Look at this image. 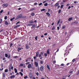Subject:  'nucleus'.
I'll list each match as a JSON object with an SVG mask.
<instances>
[{"label": "nucleus", "mask_w": 79, "mask_h": 79, "mask_svg": "<svg viewBox=\"0 0 79 79\" xmlns=\"http://www.w3.org/2000/svg\"><path fill=\"white\" fill-rule=\"evenodd\" d=\"M72 47V45L71 44H70V45H69L66 48V51L67 52L69 50H71V49L70 48H69L70 47ZM69 48V49H68Z\"/></svg>", "instance_id": "f257e3e1"}, {"label": "nucleus", "mask_w": 79, "mask_h": 79, "mask_svg": "<svg viewBox=\"0 0 79 79\" xmlns=\"http://www.w3.org/2000/svg\"><path fill=\"white\" fill-rule=\"evenodd\" d=\"M27 68L28 69H31V68H32L33 69H34V67H32V65L31 64H29L27 66Z\"/></svg>", "instance_id": "f03ea898"}, {"label": "nucleus", "mask_w": 79, "mask_h": 79, "mask_svg": "<svg viewBox=\"0 0 79 79\" xmlns=\"http://www.w3.org/2000/svg\"><path fill=\"white\" fill-rule=\"evenodd\" d=\"M22 17V15H19L17 16V17L16 19V20L17 19H20V18H21V17Z\"/></svg>", "instance_id": "7ed1b4c3"}, {"label": "nucleus", "mask_w": 79, "mask_h": 79, "mask_svg": "<svg viewBox=\"0 0 79 79\" xmlns=\"http://www.w3.org/2000/svg\"><path fill=\"white\" fill-rule=\"evenodd\" d=\"M22 49H23V48H20V45H19V47L18 48L17 50L18 51H19V50H22Z\"/></svg>", "instance_id": "20e7f679"}, {"label": "nucleus", "mask_w": 79, "mask_h": 79, "mask_svg": "<svg viewBox=\"0 0 79 79\" xmlns=\"http://www.w3.org/2000/svg\"><path fill=\"white\" fill-rule=\"evenodd\" d=\"M44 66H41L40 68V71H43L44 70Z\"/></svg>", "instance_id": "39448f33"}, {"label": "nucleus", "mask_w": 79, "mask_h": 79, "mask_svg": "<svg viewBox=\"0 0 79 79\" xmlns=\"http://www.w3.org/2000/svg\"><path fill=\"white\" fill-rule=\"evenodd\" d=\"M3 7H5L8 6V4H3L2 5Z\"/></svg>", "instance_id": "423d86ee"}, {"label": "nucleus", "mask_w": 79, "mask_h": 79, "mask_svg": "<svg viewBox=\"0 0 79 79\" xmlns=\"http://www.w3.org/2000/svg\"><path fill=\"white\" fill-rule=\"evenodd\" d=\"M35 66L36 67H38V65H39V63H37V62H35Z\"/></svg>", "instance_id": "0eeeda50"}, {"label": "nucleus", "mask_w": 79, "mask_h": 79, "mask_svg": "<svg viewBox=\"0 0 79 79\" xmlns=\"http://www.w3.org/2000/svg\"><path fill=\"white\" fill-rule=\"evenodd\" d=\"M26 49H29V46H28V45H27V44H26Z\"/></svg>", "instance_id": "6e6552de"}, {"label": "nucleus", "mask_w": 79, "mask_h": 79, "mask_svg": "<svg viewBox=\"0 0 79 79\" xmlns=\"http://www.w3.org/2000/svg\"><path fill=\"white\" fill-rule=\"evenodd\" d=\"M39 52H36V57H38V56H39Z\"/></svg>", "instance_id": "1a4fd4ad"}, {"label": "nucleus", "mask_w": 79, "mask_h": 79, "mask_svg": "<svg viewBox=\"0 0 79 79\" xmlns=\"http://www.w3.org/2000/svg\"><path fill=\"white\" fill-rule=\"evenodd\" d=\"M15 75H13L11 76L10 77V78H11V79H12V78H15Z\"/></svg>", "instance_id": "9d476101"}, {"label": "nucleus", "mask_w": 79, "mask_h": 79, "mask_svg": "<svg viewBox=\"0 0 79 79\" xmlns=\"http://www.w3.org/2000/svg\"><path fill=\"white\" fill-rule=\"evenodd\" d=\"M47 68L48 70L50 71V67H49V66L48 65H47Z\"/></svg>", "instance_id": "9b49d317"}, {"label": "nucleus", "mask_w": 79, "mask_h": 79, "mask_svg": "<svg viewBox=\"0 0 79 79\" xmlns=\"http://www.w3.org/2000/svg\"><path fill=\"white\" fill-rule=\"evenodd\" d=\"M46 14L48 16V17H49V16H50V13H49L48 12H47L46 13Z\"/></svg>", "instance_id": "f8f14e48"}, {"label": "nucleus", "mask_w": 79, "mask_h": 79, "mask_svg": "<svg viewBox=\"0 0 79 79\" xmlns=\"http://www.w3.org/2000/svg\"><path fill=\"white\" fill-rule=\"evenodd\" d=\"M29 76L30 77H32V73H30Z\"/></svg>", "instance_id": "ddd939ff"}, {"label": "nucleus", "mask_w": 79, "mask_h": 79, "mask_svg": "<svg viewBox=\"0 0 79 79\" xmlns=\"http://www.w3.org/2000/svg\"><path fill=\"white\" fill-rule=\"evenodd\" d=\"M35 27V24L32 25V27H31V29H33L34 27Z\"/></svg>", "instance_id": "4468645a"}, {"label": "nucleus", "mask_w": 79, "mask_h": 79, "mask_svg": "<svg viewBox=\"0 0 79 79\" xmlns=\"http://www.w3.org/2000/svg\"><path fill=\"white\" fill-rule=\"evenodd\" d=\"M5 24L6 25H8V21H5Z\"/></svg>", "instance_id": "2eb2a0df"}, {"label": "nucleus", "mask_w": 79, "mask_h": 79, "mask_svg": "<svg viewBox=\"0 0 79 79\" xmlns=\"http://www.w3.org/2000/svg\"><path fill=\"white\" fill-rule=\"evenodd\" d=\"M14 70L15 71V73H18V71L17 70V69H14Z\"/></svg>", "instance_id": "dca6fc26"}, {"label": "nucleus", "mask_w": 79, "mask_h": 79, "mask_svg": "<svg viewBox=\"0 0 79 79\" xmlns=\"http://www.w3.org/2000/svg\"><path fill=\"white\" fill-rule=\"evenodd\" d=\"M35 10V8H33L31 9L30 11H34V10Z\"/></svg>", "instance_id": "f3484780"}, {"label": "nucleus", "mask_w": 79, "mask_h": 79, "mask_svg": "<svg viewBox=\"0 0 79 79\" xmlns=\"http://www.w3.org/2000/svg\"><path fill=\"white\" fill-rule=\"evenodd\" d=\"M73 19V18H69V19H68V21H71V20H72Z\"/></svg>", "instance_id": "a211bd4d"}, {"label": "nucleus", "mask_w": 79, "mask_h": 79, "mask_svg": "<svg viewBox=\"0 0 79 79\" xmlns=\"http://www.w3.org/2000/svg\"><path fill=\"white\" fill-rule=\"evenodd\" d=\"M29 23H31V24H32V23H34V22L33 21L31 20L29 22Z\"/></svg>", "instance_id": "6ab92c4d"}, {"label": "nucleus", "mask_w": 79, "mask_h": 79, "mask_svg": "<svg viewBox=\"0 0 79 79\" xmlns=\"http://www.w3.org/2000/svg\"><path fill=\"white\" fill-rule=\"evenodd\" d=\"M32 26V24H29L27 25V26Z\"/></svg>", "instance_id": "aec40b11"}, {"label": "nucleus", "mask_w": 79, "mask_h": 79, "mask_svg": "<svg viewBox=\"0 0 79 79\" xmlns=\"http://www.w3.org/2000/svg\"><path fill=\"white\" fill-rule=\"evenodd\" d=\"M2 77H5V74L4 73H2Z\"/></svg>", "instance_id": "412c9836"}, {"label": "nucleus", "mask_w": 79, "mask_h": 79, "mask_svg": "<svg viewBox=\"0 0 79 79\" xmlns=\"http://www.w3.org/2000/svg\"><path fill=\"white\" fill-rule=\"evenodd\" d=\"M50 51V49H48L47 51V54H50V52L49 51Z\"/></svg>", "instance_id": "4be33fe9"}, {"label": "nucleus", "mask_w": 79, "mask_h": 79, "mask_svg": "<svg viewBox=\"0 0 79 79\" xmlns=\"http://www.w3.org/2000/svg\"><path fill=\"white\" fill-rule=\"evenodd\" d=\"M31 16H34V15H35V14H34V12H33L31 13Z\"/></svg>", "instance_id": "5701e85b"}, {"label": "nucleus", "mask_w": 79, "mask_h": 79, "mask_svg": "<svg viewBox=\"0 0 79 79\" xmlns=\"http://www.w3.org/2000/svg\"><path fill=\"white\" fill-rule=\"evenodd\" d=\"M19 73V74H20L21 76H23V74L22 72H20Z\"/></svg>", "instance_id": "b1692460"}, {"label": "nucleus", "mask_w": 79, "mask_h": 79, "mask_svg": "<svg viewBox=\"0 0 79 79\" xmlns=\"http://www.w3.org/2000/svg\"><path fill=\"white\" fill-rule=\"evenodd\" d=\"M15 17H13V18L10 19V20L11 21H13V19H15Z\"/></svg>", "instance_id": "393cba45"}, {"label": "nucleus", "mask_w": 79, "mask_h": 79, "mask_svg": "<svg viewBox=\"0 0 79 79\" xmlns=\"http://www.w3.org/2000/svg\"><path fill=\"white\" fill-rule=\"evenodd\" d=\"M73 71H71L69 72V73L71 75L72 74H73Z\"/></svg>", "instance_id": "a878e982"}, {"label": "nucleus", "mask_w": 79, "mask_h": 79, "mask_svg": "<svg viewBox=\"0 0 79 79\" xmlns=\"http://www.w3.org/2000/svg\"><path fill=\"white\" fill-rule=\"evenodd\" d=\"M10 57H11V55H10V54H9L7 56V58H10Z\"/></svg>", "instance_id": "bb28decb"}, {"label": "nucleus", "mask_w": 79, "mask_h": 79, "mask_svg": "<svg viewBox=\"0 0 79 79\" xmlns=\"http://www.w3.org/2000/svg\"><path fill=\"white\" fill-rule=\"evenodd\" d=\"M61 21V20L60 19H59V21L57 22V24H58L59 23H60V22Z\"/></svg>", "instance_id": "cd10ccee"}, {"label": "nucleus", "mask_w": 79, "mask_h": 79, "mask_svg": "<svg viewBox=\"0 0 79 79\" xmlns=\"http://www.w3.org/2000/svg\"><path fill=\"white\" fill-rule=\"evenodd\" d=\"M58 5H59V3H56L55 5V6H57Z\"/></svg>", "instance_id": "c85d7f7f"}, {"label": "nucleus", "mask_w": 79, "mask_h": 79, "mask_svg": "<svg viewBox=\"0 0 79 79\" xmlns=\"http://www.w3.org/2000/svg\"><path fill=\"white\" fill-rule=\"evenodd\" d=\"M8 54H5V56L6 58H7L8 57Z\"/></svg>", "instance_id": "c756f323"}, {"label": "nucleus", "mask_w": 79, "mask_h": 79, "mask_svg": "<svg viewBox=\"0 0 79 79\" xmlns=\"http://www.w3.org/2000/svg\"><path fill=\"white\" fill-rule=\"evenodd\" d=\"M29 61H31V58H29L28 59Z\"/></svg>", "instance_id": "7c9ffc66"}, {"label": "nucleus", "mask_w": 79, "mask_h": 79, "mask_svg": "<svg viewBox=\"0 0 79 79\" xmlns=\"http://www.w3.org/2000/svg\"><path fill=\"white\" fill-rule=\"evenodd\" d=\"M47 5H48V3H46L44 4V6H47Z\"/></svg>", "instance_id": "2f4dec72"}, {"label": "nucleus", "mask_w": 79, "mask_h": 79, "mask_svg": "<svg viewBox=\"0 0 79 79\" xmlns=\"http://www.w3.org/2000/svg\"><path fill=\"white\" fill-rule=\"evenodd\" d=\"M4 72L5 73H7L8 72V69H6L5 70Z\"/></svg>", "instance_id": "473e14b6"}, {"label": "nucleus", "mask_w": 79, "mask_h": 79, "mask_svg": "<svg viewBox=\"0 0 79 79\" xmlns=\"http://www.w3.org/2000/svg\"><path fill=\"white\" fill-rule=\"evenodd\" d=\"M44 56H45V57H46V56H47V54L45 53L44 54Z\"/></svg>", "instance_id": "72a5a7b5"}, {"label": "nucleus", "mask_w": 79, "mask_h": 79, "mask_svg": "<svg viewBox=\"0 0 79 79\" xmlns=\"http://www.w3.org/2000/svg\"><path fill=\"white\" fill-rule=\"evenodd\" d=\"M42 56L41 53H40L39 55V57L40 58Z\"/></svg>", "instance_id": "f704fd0d"}, {"label": "nucleus", "mask_w": 79, "mask_h": 79, "mask_svg": "<svg viewBox=\"0 0 79 79\" xmlns=\"http://www.w3.org/2000/svg\"><path fill=\"white\" fill-rule=\"evenodd\" d=\"M33 58L34 60H36L37 59V56H35Z\"/></svg>", "instance_id": "c9c22d12"}, {"label": "nucleus", "mask_w": 79, "mask_h": 79, "mask_svg": "<svg viewBox=\"0 0 79 79\" xmlns=\"http://www.w3.org/2000/svg\"><path fill=\"white\" fill-rule=\"evenodd\" d=\"M30 64V62H27L26 63V65H27V64Z\"/></svg>", "instance_id": "e433bc0d"}, {"label": "nucleus", "mask_w": 79, "mask_h": 79, "mask_svg": "<svg viewBox=\"0 0 79 79\" xmlns=\"http://www.w3.org/2000/svg\"><path fill=\"white\" fill-rule=\"evenodd\" d=\"M65 27H66V26H64L62 27V29H65Z\"/></svg>", "instance_id": "4c0bfd02"}, {"label": "nucleus", "mask_w": 79, "mask_h": 79, "mask_svg": "<svg viewBox=\"0 0 79 79\" xmlns=\"http://www.w3.org/2000/svg\"><path fill=\"white\" fill-rule=\"evenodd\" d=\"M4 19L6 20V19H7V16H6L4 18Z\"/></svg>", "instance_id": "58836bf2"}, {"label": "nucleus", "mask_w": 79, "mask_h": 79, "mask_svg": "<svg viewBox=\"0 0 79 79\" xmlns=\"http://www.w3.org/2000/svg\"><path fill=\"white\" fill-rule=\"evenodd\" d=\"M45 9H43L41 10V11H45Z\"/></svg>", "instance_id": "ea45409f"}, {"label": "nucleus", "mask_w": 79, "mask_h": 79, "mask_svg": "<svg viewBox=\"0 0 79 79\" xmlns=\"http://www.w3.org/2000/svg\"><path fill=\"white\" fill-rule=\"evenodd\" d=\"M3 10H2L0 12V13H3Z\"/></svg>", "instance_id": "a19ab883"}, {"label": "nucleus", "mask_w": 79, "mask_h": 79, "mask_svg": "<svg viewBox=\"0 0 79 79\" xmlns=\"http://www.w3.org/2000/svg\"><path fill=\"white\" fill-rule=\"evenodd\" d=\"M52 30H54V29H55V26H54L53 27L52 29Z\"/></svg>", "instance_id": "79ce46f5"}, {"label": "nucleus", "mask_w": 79, "mask_h": 79, "mask_svg": "<svg viewBox=\"0 0 79 79\" xmlns=\"http://www.w3.org/2000/svg\"><path fill=\"white\" fill-rule=\"evenodd\" d=\"M40 63L41 64H43V61L41 60L40 61Z\"/></svg>", "instance_id": "37998d69"}, {"label": "nucleus", "mask_w": 79, "mask_h": 79, "mask_svg": "<svg viewBox=\"0 0 79 79\" xmlns=\"http://www.w3.org/2000/svg\"><path fill=\"white\" fill-rule=\"evenodd\" d=\"M36 74L37 76H39V73L37 72L36 73Z\"/></svg>", "instance_id": "c03bdc74"}, {"label": "nucleus", "mask_w": 79, "mask_h": 79, "mask_svg": "<svg viewBox=\"0 0 79 79\" xmlns=\"http://www.w3.org/2000/svg\"><path fill=\"white\" fill-rule=\"evenodd\" d=\"M61 10L60 9L59 10L58 13H61Z\"/></svg>", "instance_id": "a18cd8bd"}, {"label": "nucleus", "mask_w": 79, "mask_h": 79, "mask_svg": "<svg viewBox=\"0 0 79 79\" xmlns=\"http://www.w3.org/2000/svg\"><path fill=\"white\" fill-rule=\"evenodd\" d=\"M27 77H28L27 76H26L24 77V79H27Z\"/></svg>", "instance_id": "49530a36"}, {"label": "nucleus", "mask_w": 79, "mask_h": 79, "mask_svg": "<svg viewBox=\"0 0 79 79\" xmlns=\"http://www.w3.org/2000/svg\"><path fill=\"white\" fill-rule=\"evenodd\" d=\"M61 66H64V64H61Z\"/></svg>", "instance_id": "de8ad7c7"}, {"label": "nucleus", "mask_w": 79, "mask_h": 79, "mask_svg": "<svg viewBox=\"0 0 79 79\" xmlns=\"http://www.w3.org/2000/svg\"><path fill=\"white\" fill-rule=\"evenodd\" d=\"M2 22V19H0V24Z\"/></svg>", "instance_id": "09e8293b"}, {"label": "nucleus", "mask_w": 79, "mask_h": 79, "mask_svg": "<svg viewBox=\"0 0 79 79\" xmlns=\"http://www.w3.org/2000/svg\"><path fill=\"white\" fill-rule=\"evenodd\" d=\"M64 6V5H62L60 7V8H63V7Z\"/></svg>", "instance_id": "8fccbe9b"}, {"label": "nucleus", "mask_w": 79, "mask_h": 79, "mask_svg": "<svg viewBox=\"0 0 79 79\" xmlns=\"http://www.w3.org/2000/svg\"><path fill=\"white\" fill-rule=\"evenodd\" d=\"M12 46H13V44L11 43L10 44V47H11Z\"/></svg>", "instance_id": "3c124183"}, {"label": "nucleus", "mask_w": 79, "mask_h": 79, "mask_svg": "<svg viewBox=\"0 0 79 79\" xmlns=\"http://www.w3.org/2000/svg\"><path fill=\"white\" fill-rule=\"evenodd\" d=\"M35 40H37V36H36L35 38Z\"/></svg>", "instance_id": "603ef678"}, {"label": "nucleus", "mask_w": 79, "mask_h": 79, "mask_svg": "<svg viewBox=\"0 0 79 79\" xmlns=\"http://www.w3.org/2000/svg\"><path fill=\"white\" fill-rule=\"evenodd\" d=\"M78 74H79V70L78 71L77 73V76H78Z\"/></svg>", "instance_id": "864d4df0"}, {"label": "nucleus", "mask_w": 79, "mask_h": 79, "mask_svg": "<svg viewBox=\"0 0 79 79\" xmlns=\"http://www.w3.org/2000/svg\"><path fill=\"white\" fill-rule=\"evenodd\" d=\"M74 23H75V24H77V23H78V22L77 21H75L74 22Z\"/></svg>", "instance_id": "5fc2aeb1"}, {"label": "nucleus", "mask_w": 79, "mask_h": 79, "mask_svg": "<svg viewBox=\"0 0 79 79\" xmlns=\"http://www.w3.org/2000/svg\"><path fill=\"white\" fill-rule=\"evenodd\" d=\"M17 27H18V25L15 26V27H14V28L15 29L16 28H17Z\"/></svg>", "instance_id": "6e6d98bb"}, {"label": "nucleus", "mask_w": 79, "mask_h": 79, "mask_svg": "<svg viewBox=\"0 0 79 79\" xmlns=\"http://www.w3.org/2000/svg\"><path fill=\"white\" fill-rule=\"evenodd\" d=\"M42 5V3H41L39 4V6H40V5Z\"/></svg>", "instance_id": "4d7b16f0"}, {"label": "nucleus", "mask_w": 79, "mask_h": 79, "mask_svg": "<svg viewBox=\"0 0 79 79\" xmlns=\"http://www.w3.org/2000/svg\"><path fill=\"white\" fill-rule=\"evenodd\" d=\"M11 69L12 70H13V66H12L11 67Z\"/></svg>", "instance_id": "13d9d810"}, {"label": "nucleus", "mask_w": 79, "mask_h": 79, "mask_svg": "<svg viewBox=\"0 0 79 79\" xmlns=\"http://www.w3.org/2000/svg\"><path fill=\"white\" fill-rule=\"evenodd\" d=\"M44 35H48V34L46 33L44 34Z\"/></svg>", "instance_id": "bf43d9fd"}, {"label": "nucleus", "mask_w": 79, "mask_h": 79, "mask_svg": "<svg viewBox=\"0 0 79 79\" xmlns=\"http://www.w3.org/2000/svg\"><path fill=\"white\" fill-rule=\"evenodd\" d=\"M57 28L58 30H60V27H57Z\"/></svg>", "instance_id": "052dcab7"}, {"label": "nucleus", "mask_w": 79, "mask_h": 79, "mask_svg": "<svg viewBox=\"0 0 79 79\" xmlns=\"http://www.w3.org/2000/svg\"><path fill=\"white\" fill-rule=\"evenodd\" d=\"M20 66H23V64H20Z\"/></svg>", "instance_id": "680f3d73"}, {"label": "nucleus", "mask_w": 79, "mask_h": 79, "mask_svg": "<svg viewBox=\"0 0 79 79\" xmlns=\"http://www.w3.org/2000/svg\"><path fill=\"white\" fill-rule=\"evenodd\" d=\"M28 61H29V60H28V59H27L26 60V62H28Z\"/></svg>", "instance_id": "e2e57ef3"}, {"label": "nucleus", "mask_w": 79, "mask_h": 79, "mask_svg": "<svg viewBox=\"0 0 79 79\" xmlns=\"http://www.w3.org/2000/svg\"><path fill=\"white\" fill-rule=\"evenodd\" d=\"M72 61L73 62H74V61H75V59H73V60H72Z\"/></svg>", "instance_id": "0e129e2a"}, {"label": "nucleus", "mask_w": 79, "mask_h": 79, "mask_svg": "<svg viewBox=\"0 0 79 79\" xmlns=\"http://www.w3.org/2000/svg\"><path fill=\"white\" fill-rule=\"evenodd\" d=\"M70 5V4H68L66 6H69Z\"/></svg>", "instance_id": "69168bd1"}, {"label": "nucleus", "mask_w": 79, "mask_h": 79, "mask_svg": "<svg viewBox=\"0 0 79 79\" xmlns=\"http://www.w3.org/2000/svg\"><path fill=\"white\" fill-rule=\"evenodd\" d=\"M21 72H23V69H22L21 70Z\"/></svg>", "instance_id": "338daca9"}, {"label": "nucleus", "mask_w": 79, "mask_h": 79, "mask_svg": "<svg viewBox=\"0 0 79 79\" xmlns=\"http://www.w3.org/2000/svg\"><path fill=\"white\" fill-rule=\"evenodd\" d=\"M70 8H71V6H69L68 8V9H70Z\"/></svg>", "instance_id": "774afa93"}]
</instances>
